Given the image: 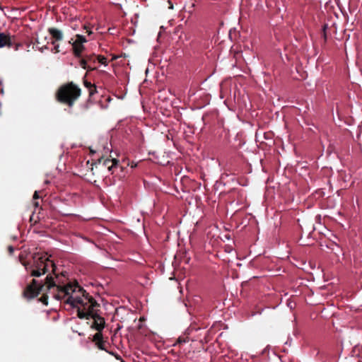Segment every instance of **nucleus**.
<instances>
[{"label": "nucleus", "mask_w": 362, "mask_h": 362, "mask_svg": "<svg viewBox=\"0 0 362 362\" xmlns=\"http://www.w3.org/2000/svg\"><path fill=\"white\" fill-rule=\"evenodd\" d=\"M48 33L52 36V45H54L58 41H62L64 38L63 33L60 30L55 28H48Z\"/></svg>", "instance_id": "423d86ee"}, {"label": "nucleus", "mask_w": 362, "mask_h": 362, "mask_svg": "<svg viewBox=\"0 0 362 362\" xmlns=\"http://www.w3.org/2000/svg\"><path fill=\"white\" fill-rule=\"evenodd\" d=\"M34 205H35V206H36V207H37V206H38L39 203H38L37 202H34Z\"/></svg>", "instance_id": "a878e982"}, {"label": "nucleus", "mask_w": 362, "mask_h": 362, "mask_svg": "<svg viewBox=\"0 0 362 362\" xmlns=\"http://www.w3.org/2000/svg\"><path fill=\"white\" fill-rule=\"evenodd\" d=\"M95 165L96 168L98 165L105 167L107 168L108 171L111 172V173H113V170L117 168L119 165V161L115 158L110 159L108 158H105L104 157H102L98 160V162L95 163Z\"/></svg>", "instance_id": "20e7f679"}, {"label": "nucleus", "mask_w": 362, "mask_h": 362, "mask_svg": "<svg viewBox=\"0 0 362 362\" xmlns=\"http://www.w3.org/2000/svg\"><path fill=\"white\" fill-rule=\"evenodd\" d=\"M86 33H88V35H90V34H92V31H91L90 30H88V29H87Z\"/></svg>", "instance_id": "393cba45"}, {"label": "nucleus", "mask_w": 362, "mask_h": 362, "mask_svg": "<svg viewBox=\"0 0 362 362\" xmlns=\"http://www.w3.org/2000/svg\"><path fill=\"white\" fill-rule=\"evenodd\" d=\"M75 40L76 42H78V43L83 44V43L87 42L86 38L83 35H78V34L76 35V40Z\"/></svg>", "instance_id": "ddd939ff"}, {"label": "nucleus", "mask_w": 362, "mask_h": 362, "mask_svg": "<svg viewBox=\"0 0 362 362\" xmlns=\"http://www.w3.org/2000/svg\"><path fill=\"white\" fill-rule=\"evenodd\" d=\"M100 340H103V334L101 332L98 331V332L94 334L93 341L97 344L98 342L100 341Z\"/></svg>", "instance_id": "9b49d317"}, {"label": "nucleus", "mask_w": 362, "mask_h": 362, "mask_svg": "<svg viewBox=\"0 0 362 362\" xmlns=\"http://www.w3.org/2000/svg\"><path fill=\"white\" fill-rule=\"evenodd\" d=\"M39 199V195H38V192L37 191L35 192L34 194H33V199Z\"/></svg>", "instance_id": "b1692460"}, {"label": "nucleus", "mask_w": 362, "mask_h": 362, "mask_svg": "<svg viewBox=\"0 0 362 362\" xmlns=\"http://www.w3.org/2000/svg\"><path fill=\"white\" fill-rule=\"evenodd\" d=\"M95 344L99 349L106 351L105 341L104 340H100V341L98 342Z\"/></svg>", "instance_id": "2eb2a0df"}, {"label": "nucleus", "mask_w": 362, "mask_h": 362, "mask_svg": "<svg viewBox=\"0 0 362 362\" xmlns=\"http://www.w3.org/2000/svg\"><path fill=\"white\" fill-rule=\"evenodd\" d=\"M36 49H37L40 52H43L45 49H48L47 45L42 46L41 47H36Z\"/></svg>", "instance_id": "aec40b11"}, {"label": "nucleus", "mask_w": 362, "mask_h": 362, "mask_svg": "<svg viewBox=\"0 0 362 362\" xmlns=\"http://www.w3.org/2000/svg\"><path fill=\"white\" fill-rule=\"evenodd\" d=\"M8 252H9V254H10V255H12V254H13V251H14V248H13V246H11V245H10V246H8Z\"/></svg>", "instance_id": "4be33fe9"}, {"label": "nucleus", "mask_w": 362, "mask_h": 362, "mask_svg": "<svg viewBox=\"0 0 362 362\" xmlns=\"http://www.w3.org/2000/svg\"><path fill=\"white\" fill-rule=\"evenodd\" d=\"M96 59H98V62H100L102 64L107 65V58L103 55H98L96 57Z\"/></svg>", "instance_id": "4468645a"}, {"label": "nucleus", "mask_w": 362, "mask_h": 362, "mask_svg": "<svg viewBox=\"0 0 362 362\" xmlns=\"http://www.w3.org/2000/svg\"><path fill=\"white\" fill-rule=\"evenodd\" d=\"M84 57L86 58V59H87L88 63H95L97 59L96 56L94 54H86Z\"/></svg>", "instance_id": "f8f14e48"}, {"label": "nucleus", "mask_w": 362, "mask_h": 362, "mask_svg": "<svg viewBox=\"0 0 362 362\" xmlns=\"http://www.w3.org/2000/svg\"><path fill=\"white\" fill-rule=\"evenodd\" d=\"M98 308H95L93 311V315H91L90 318L93 320L91 327L98 332H101L105 327V319L98 313Z\"/></svg>", "instance_id": "39448f33"}, {"label": "nucleus", "mask_w": 362, "mask_h": 362, "mask_svg": "<svg viewBox=\"0 0 362 362\" xmlns=\"http://www.w3.org/2000/svg\"><path fill=\"white\" fill-rule=\"evenodd\" d=\"M30 46V43H28V45H27L28 48H29Z\"/></svg>", "instance_id": "bb28decb"}, {"label": "nucleus", "mask_w": 362, "mask_h": 362, "mask_svg": "<svg viewBox=\"0 0 362 362\" xmlns=\"http://www.w3.org/2000/svg\"><path fill=\"white\" fill-rule=\"evenodd\" d=\"M22 264L25 267L27 272H30V276L40 277V276L47 274L49 272V268H52V272L54 274V277L51 274H47L44 281H38L35 279H32L31 282L25 288V289L32 284L33 280L38 282L39 285L45 284L47 277L52 276L56 281L57 284H62L59 280V276L56 274V266L54 263L49 259L46 255H35L33 259L28 262H23Z\"/></svg>", "instance_id": "f03ea898"}, {"label": "nucleus", "mask_w": 362, "mask_h": 362, "mask_svg": "<svg viewBox=\"0 0 362 362\" xmlns=\"http://www.w3.org/2000/svg\"><path fill=\"white\" fill-rule=\"evenodd\" d=\"M83 84H84V86H85L88 89H89V88H92L93 86H95L94 84H92L90 82H89V81H86V80H84V81H83Z\"/></svg>", "instance_id": "a211bd4d"}, {"label": "nucleus", "mask_w": 362, "mask_h": 362, "mask_svg": "<svg viewBox=\"0 0 362 362\" xmlns=\"http://www.w3.org/2000/svg\"><path fill=\"white\" fill-rule=\"evenodd\" d=\"M51 291L54 288L57 291L54 293V298L58 300L67 297L65 303L71 305L72 308H77V316L80 319H90L95 308L100 307V304L89 295L78 283L68 284L66 286L57 284L52 276L47 277L45 284L39 285L38 282L33 280L32 284L24 289L23 296L27 299L34 298L44 288Z\"/></svg>", "instance_id": "f257e3e1"}, {"label": "nucleus", "mask_w": 362, "mask_h": 362, "mask_svg": "<svg viewBox=\"0 0 362 362\" xmlns=\"http://www.w3.org/2000/svg\"><path fill=\"white\" fill-rule=\"evenodd\" d=\"M88 92H89V96H90V97L93 96L97 92L95 85L94 86H93L92 88H89Z\"/></svg>", "instance_id": "dca6fc26"}, {"label": "nucleus", "mask_w": 362, "mask_h": 362, "mask_svg": "<svg viewBox=\"0 0 362 362\" xmlns=\"http://www.w3.org/2000/svg\"><path fill=\"white\" fill-rule=\"evenodd\" d=\"M80 66L83 69H86L88 71H92V70H94L95 69V67H91L90 65H88V63L87 62V59H86V58L83 57V58L81 59L80 60Z\"/></svg>", "instance_id": "9d476101"}, {"label": "nucleus", "mask_w": 362, "mask_h": 362, "mask_svg": "<svg viewBox=\"0 0 362 362\" xmlns=\"http://www.w3.org/2000/svg\"><path fill=\"white\" fill-rule=\"evenodd\" d=\"M54 45V47L53 49H52V52H54V53H58L60 52V49H59V44H54L53 45Z\"/></svg>", "instance_id": "f3484780"}, {"label": "nucleus", "mask_w": 362, "mask_h": 362, "mask_svg": "<svg viewBox=\"0 0 362 362\" xmlns=\"http://www.w3.org/2000/svg\"><path fill=\"white\" fill-rule=\"evenodd\" d=\"M69 43L72 45L73 53L76 57L80 58L82 56V52L85 49V47L83 44H80L76 40L71 42L69 41Z\"/></svg>", "instance_id": "6e6552de"}, {"label": "nucleus", "mask_w": 362, "mask_h": 362, "mask_svg": "<svg viewBox=\"0 0 362 362\" xmlns=\"http://www.w3.org/2000/svg\"><path fill=\"white\" fill-rule=\"evenodd\" d=\"M38 44H40V42H39L38 39L36 38L35 40V42H34V45L33 46V49H35V48L36 49V47H38L37 46Z\"/></svg>", "instance_id": "5701e85b"}, {"label": "nucleus", "mask_w": 362, "mask_h": 362, "mask_svg": "<svg viewBox=\"0 0 362 362\" xmlns=\"http://www.w3.org/2000/svg\"><path fill=\"white\" fill-rule=\"evenodd\" d=\"M57 291L54 288L51 289V291H49L47 289V287L44 288V290L40 291L38 294L40 293H43V295L40 298L39 300L42 302L44 305H48V296L47 295V293H49L52 296H54V293H56ZM37 295V296H38ZM36 297V296H35ZM54 298V296H53Z\"/></svg>", "instance_id": "1a4fd4ad"}, {"label": "nucleus", "mask_w": 362, "mask_h": 362, "mask_svg": "<svg viewBox=\"0 0 362 362\" xmlns=\"http://www.w3.org/2000/svg\"><path fill=\"white\" fill-rule=\"evenodd\" d=\"M81 93V88L73 82L61 86L55 93L56 100L71 107Z\"/></svg>", "instance_id": "7ed1b4c3"}, {"label": "nucleus", "mask_w": 362, "mask_h": 362, "mask_svg": "<svg viewBox=\"0 0 362 362\" xmlns=\"http://www.w3.org/2000/svg\"><path fill=\"white\" fill-rule=\"evenodd\" d=\"M13 36L4 33H0V48L4 47H12Z\"/></svg>", "instance_id": "0eeeda50"}, {"label": "nucleus", "mask_w": 362, "mask_h": 362, "mask_svg": "<svg viewBox=\"0 0 362 362\" xmlns=\"http://www.w3.org/2000/svg\"><path fill=\"white\" fill-rule=\"evenodd\" d=\"M21 46H22V45H21V44H20V43H16V44H15V45H14V46L13 45V47H13L15 50H18V49H19Z\"/></svg>", "instance_id": "412c9836"}, {"label": "nucleus", "mask_w": 362, "mask_h": 362, "mask_svg": "<svg viewBox=\"0 0 362 362\" xmlns=\"http://www.w3.org/2000/svg\"><path fill=\"white\" fill-rule=\"evenodd\" d=\"M186 341H187L186 338H181V337H179V338L177 339V340L176 344H181L185 343Z\"/></svg>", "instance_id": "6ab92c4d"}]
</instances>
